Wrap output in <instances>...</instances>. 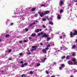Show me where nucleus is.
<instances>
[{"mask_svg": "<svg viewBox=\"0 0 77 77\" xmlns=\"http://www.w3.org/2000/svg\"><path fill=\"white\" fill-rule=\"evenodd\" d=\"M43 32H41V33H39L38 34V36H41V35H42V38H44V37H48V35L46 34L45 33H44Z\"/></svg>", "mask_w": 77, "mask_h": 77, "instance_id": "nucleus-1", "label": "nucleus"}, {"mask_svg": "<svg viewBox=\"0 0 77 77\" xmlns=\"http://www.w3.org/2000/svg\"><path fill=\"white\" fill-rule=\"evenodd\" d=\"M74 32L72 33V31L70 32V35L71 38H72L73 37V35L74 36L75 35H77V30H74Z\"/></svg>", "mask_w": 77, "mask_h": 77, "instance_id": "nucleus-2", "label": "nucleus"}, {"mask_svg": "<svg viewBox=\"0 0 77 77\" xmlns=\"http://www.w3.org/2000/svg\"><path fill=\"white\" fill-rule=\"evenodd\" d=\"M38 13L40 17H42L44 16V15H45L44 13L43 12L41 13V12L40 11H38Z\"/></svg>", "mask_w": 77, "mask_h": 77, "instance_id": "nucleus-3", "label": "nucleus"}, {"mask_svg": "<svg viewBox=\"0 0 77 77\" xmlns=\"http://www.w3.org/2000/svg\"><path fill=\"white\" fill-rule=\"evenodd\" d=\"M68 63L69 65H74V63H72L71 61L69 60L68 62Z\"/></svg>", "mask_w": 77, "mask_h": 77, "instance_id": "nucleus-4", "label": "nucleus"}, {"mask_svg": "<svg viewBox=\"0 0 77 77\" xmlns=\"http://www.w3.org/2000/svg\"><path fill=\"white\" fill-rule=\"evenodd\" d=\"M50 13V11H45L44 14L45 15H47V14H48Z\"/></svg>", "mask_w": 77, "mask_h": 77, "instance_id": "nucleus-5", "label": "nucleus"}, {"mask_svg": "<svg viewBox=\"0 0 77 77\" xmlns=\"http://www.w3.org/2000/svg\"><path fill=\"white\" fill-rule=\"evenodd\" d=\"M37 47H38V46H32V48H34L35 50H36V48H37Z\"/></svg>", "mask_w": 77, "mask_h": 77, "instance_id": "nucleus-6", "label": "nucleus"}, {"mask_svg": "<svg viewBox=\"0 0 77 77\" xmlns=\"http://www.w3.org/2000/svg\"><path fill=\"white\" fill-rule=\"evenodd\" d=\"M42 52H43V53H45V54L47 53V51L44 49L42 50Z\"/></svg>", "mask_w": 77, "mask_h": 77, "instance_id": "nucleus-7", "label": "nucleus"}, {"mask_svg": "<svg viewBox=\"0 0 77 77\" xmlns=\"http://www.w3.org/2000/svg\"><path fill=\"white\" fill-rule=\"evenodd\" d=\"M35 32L36 33H38V32H39V29H37L35 30Z\"/></svg>", "mask_w": 77, "mask_h": 77, "instance_id": "nucleus-8", "label": "nucleus"}, {"mask_svg": "<svg viewBox=\"0 0 77 77\" xmlns=\"http://www.w3.org/2000/svg\"><path fill=\"white\" fill-rule=\"evenodd\" d=\"M36 34H35V33H32L31 35V36H36Z\"/></svg>", "mask_w": 77, "mask_h": 77, "instance_id": "nucleus-9", "label": "nucleus"}, {"mask_svg": "<svg viewBox=\"0 0 77 77\" xmlns=\"http://www.w3.org/2000/svg\"><path fill=\"white\" fill-rule=\"evenodd\" d=\"M35 10H36V8H32L31 9V10L33 12V11H35Z\"/></svg>", "mask_w": 77, "mask_h": 77, "instance_id": "nucleus-10", "label": "nucleus"}, {"mask_svg": "<svg viewBox=\"0 0 77 77\" xmlns=\"http://www.w3.org/2000/svg\"><path fill=\"white\" fill-rule=\"evenodd\" d=\"M61 17H60V15H58V20H60V19H61Z\"/></svg>", "mask_w": 77, "mask_h": 77, "instance_id": "nucleus-11", "label": "nucleus"}, {"mask_svg": "<svg viewBox=\"0 0 77 77\" xmlns=\"http://www.w3.org/2000/svg\"><path fill=\"white\" fill-rule=\"evenodd\" d=\"M63 12V10L62 9H61L60 10V14H61V13H62V12Z\"/></svg>", "mask_w": 77, "mask_h": 77, "instance_id": "nucleus-12", "label": "nucleus"}, {"mask_svg": "<svg viewBox=\"0 0 77 77\" xmlns=\"http://www.w3.org/2000/svg\"><path fill=\"white\" fill-rule=\"evenodd\" d=\"M72 61L74 62H75L76 60L75 58H73L72 60Z\"/></svg>", "mask_w": 77, "mask_h": 77, "instance_id": "nucleus-13", "label": "nucleus"}, {"mask_svg": "<svg viewBox=\"0 0 77 77\" xmlns=\"http://www.w3.org/2000/svg\"><path fill=\"white\" fill-rule=\"evenodd\" d=\"M76 47V46H75V45H74L72 46V48H75Z\"/></svg>", "mask_w": 77, "mask_h": 77, "instance_id": "nucleus-14", "label": "nucleus"}, {"mask_svg": "<svg viewBox=\"0 0 77 77\" xmlns=\"http://www.w3.org/2000/svg\"><path fill=\"white\" fill-rule=\"evenodd\" d=\"M29 74H33V71H31L30 72Z\"/></svg>", "mask_w": 77, "mask_h": 77, "instance_id": "nucleus-15", "label": "nucleus"}, {"mask_svg": "<svg viewBox=\"0 0 77 77\" xmlns=\"http://www.w3.org/2000/svg\"><path fill=\"white\" fill-rule=\"evenodd\" d=\"M63 3H64L62 1H61L60 2V5H63Z\"/></svg>", "mask_w": 77, "mask_h": 77, "instance_id": "nucleus-16", "label": "nucleus"}, {"mask_svg": "<svg viewBox=\"0 0 77 77\" xmlns=\"http://www.w3.org/2000/svg\"><path fill=\"white\" fill-rule=\"evenodd\" d=\"M38 16V14H35V17H37Z\"/></svg>", "mask_w": 77, "mask_h": 77, "instance_id": "nucleus-17", "label": "nucleus"}, {"mask_svg": "<svg viewBox=\"0 0 77 77\" xmlns=\"http://www.w3.org/2000/svg\"><path fill=\"white\" fill-rule=\"evenodd\" d=\"M24 66H26L28 65V63H24Z\"/></svg>", "mask_w": 77, "mask_h": 77, "instance_id": "nucleus-18", "label": "nucleus"}, {"mask_svg": "<svg viewBox=\"0 0 77 77\" xmlns=\"http://www.w3.org/2000/svg\"><path fill=\"white\" fill-rule=\"evenodd\" d=\"M9 35L8 34H7L5 35V38H8V37H9Z\"/></svg>", "mask_w": 77, "mask_h": 77, "instance_id": "nucleus-19", "label": "nucleus"}, {"mask_svg": "<svg viewBox=\"0 0 77 77\" xmlns=\"http://www.w3.org/2000/svg\"><path fill=\"white\" fill-rule=\"evenodd\" d=\"M69 56L68 55L67 56V57H66V59H69Z\"/></svg>", "mask_w": 77, "mask_h": 77, "instance_id": "nucleus-20", "label": "nucleus"}, {"mask_svg": "<svg viewBox=\"0 0 77 77\" xmlns=\"http://www.w3.org/2000/svg\"><path fill=\"white\" fill-rule=\"evenodd\" d=\"M47 39L48 40V41L50 39V37H48L47 38Z\"/></svg>", "mask_w": 77, "mask_h": 77, "instance_id": "nucleus-21", "label": "nucleus"}, {"mask_svg": "<svg viewBox=\"0 0 77 77\" xmlns=\"http://www.w3.org/2000/svg\"><path fill=\"white\" fill-rule=\"evenodd\" d=\"M61 58L62 59H65V56H63L61 57Z\"/></svg>", "mask_w": 77, "mask_h": 77, "instance_id": "nucleus-22", "label": "nucleus"}, {"mask_svg": "<svg viewBox=\"0 0 77 77\" xmlns=\"http://www.w3.org/2000/svg\"><path fill=\"white\" fill-rule=\"evenodd\" d=\"M49 24H51V25H53V23L51 22H50L49 23Z\"/></svg>", "mask_w": 77, "mask_h": 77, "instance_id": "nucleus-23", "label": "nucleus"}, {"mask_svg": "<svg viewBox=\"0 0 77 77\" xmlns=\"http://www.w3.org/2000/svg\"><path fill=\"white\" fill-rule=\"evenodd\" d=\"M12 51V49H10V50H8V53H11Z\"/></svg>", "mask_w": 77, "mask_h": 77, "instance_id": "nucleus-24", "label": "nucleus"}, {"mask_svg": "<svg viewBox=\"0 0 77 77\" xmlns=\"http://www.w3.org/2000/svg\"><path fill=\"white\" fill-rule=\"evenodd\" d=\"M24 64H22L21 65V67L22 68H23V67H24Z\"/></svg>", "mask_w": 77, "mask_h": 77, "instance_id": "nucleus-25", "label": "nucleus"}, {"mask_svg": "<svg viewBox=\"0 0 77 77\" xmlns=\"http://www.w3.org/2000/svg\"><path fill=\"white\" fill-rule=\"evenodd\" d=\"M45 62V60H42V61H41V62H42L43 63H44V62Z\"/></svg>", "mask_w": 77, "mask_h": 77, "instance_id": "nucleus-26", "label": "nucleus"}, {"mask_svg": "<svg viewBox=\"0 0 77 77\" xmlns=\"http://www.w3.org/2000/svg\"><path fill=\"white\" fill-rule=\"evenodd\" d=\"M77 61H76V62L75 61V62H74V65H77Z\"/></svg>", "mask_w": 77, "mask_h": 77, "instance_id": "nucleus-27", "label": "nucleus"}, {"mask_svg": "<svg viewBox=\"0 0 77 77\" xmlns=\"http://www.w3.org/2000/svg\"><path fill=\"white\" fill-rule=\"evenodd\" d=\"M45 18L46 19H47L48 20H50V18H48V17H45Z\"/></svg>", "mask_w": 77, "mask_h": 77, "instance_id": "nucleus-28", "label": "nucleus"}, {"mask_svg": "<svg viewBox=\"0 0 77 77\" xmlns=\"http://www.w3.org/2000/svg\"><path fill=\"white\" fill-rule=\"evenodd\" d=\"M46 20V19H45V18H44L42 19V21H45Z\"/></svg>", "mask_w": 77, "mask_h": 77, "instance_id": "nucleus-29", "label": "nucleus"}, {"mask_svg": "<svg viewBox=\"0 0 77 77\" xmlns=\"http://www.w3.org/2000/svg\"><path fill=\"white\" fill-rule=\"evenodd\" d=\"M40 65H41V64L40 63H38L37 65V66H40Z\"/></svg>", "mask_w": 77, "mask_h": 77, "instance_id": "nucleus-30", "label": "nucleus"}, {"mask_svg": "<svg viewBox=\"0 0 77 77\" xmlns=\"http://www.w3.org/2000/svg\"><path fill=\"white\" fill-rule=\"evenodd\" d=\"M49 49V48H48V47H47V48H45V50L46 51V50H48Z\"/></svg>", "mask_w": 77, "mask_h": 77, "instance_id": "nucleus-31", "label": "nucleus"}, {"mask_svg": "<svg viewBox=\"0 0 77 77\" xmlns=\"http://www.w3.org/2000/svg\"><path fill=\"white\" fill-rule=\"evenodd\" d=\"M45 6V5L44 4H42L41 5V7H42L43 6Z\"/></svg>", "mask_w": 77, "mask_h": 77, "instance_id": "nucleus-32", "label": "nucleus"}, {"mask_svg": "<svg viewBox=\"0 0 77 77\" xmlns=\"http://www.w3.org/2000/svg\"><path fill=\"white\" fill-rule=\"evenodd\" d=\"M23 42H27V41L26 40H24L23 41Z\"/></svg>", "mask_w": 77, "mask_h": 77, "instance_id": "nucleus-33", "label": "nucleus"}, {"mask_svg": "<svg viewBox=\"0 0 77 77\" xmlns=\"http://www.w3.org/2000/svg\"><path fill=\"white\" fill-rule=\"evenodd\" d=\"M21 76L22 77H25V76H26V75H25V74H23Z\"/></svg>", "mask_w": 77, "mask_h": 77, "instance_id": "nucleus-34", "label": "nucleus"}, {"mask_svg": "<svg viewBox=\"0 0 77 77\" xmlns=\"http://www.w3.org/2000/svg\"><path fill=\"white\" fill-rule=\"evenodd\" d=\"M61 66L63 67H64V66H65V65L64 64H61Z\"/></svg>", "mask_w": 77, "mask_h": 77, "instance_id": "nucleus-35", "label": "nucleus"}, {"mask_svg": "<svg viewBox=\"0 0 77 77\" xmlns=\"http://www.w3.org/2000/svg\"><path fill=\"white\" fill-rule=\"evenodd\" d=\"M33 25V24L32 23H30L29 25V27H32Z\"/></svg>", "mask_w": 77, "mask_h": 77, "instance_id": "nucleus-36", "label": "nucleus"}, {"mask_svg": "<svg viewBox=\"0 0 77 77\" xmlns=\"http://www.w3.org/2000/svg\"><path fill=\"white\" fill-rule=\"evenodd\" d=\"M25 30L26 31V32H27L29 30V29L27 28H26L25 29Z\"/></svg>", "mask_w": 77, "mask_h": 77, "instance_id": "nucleus-37", "label": "nucleus"}, {"mask_svg": "<svg viewBox=\"0 0 77 77\" xmlns=\"http://www.w3.org/2000/svg\"><path fill=\"white\" fill-rule=\"evenodd\" d=\"M42 27H44V28H46V26L45 25H43Z\"/></svg>", "mask_w": 77, "mask_h": 77, "instance_id": "nucleus-38", "label": "nucleus"}, {"mask_svg": "<svg viewBox=\"0 0 77 77\" xmlns=\"http://www.w3.org/2000/svg\"><path fill=\"white\" fill-rule=\"evenodd\" d=\"M23 53H20L19 54V55L20 56H22V55H23Z\"/></svg>", "mask_w": 77, "mask_h": 77, "instance_id": "nucleus-39", "label": "nucleus"}, {"mask_svg": "<svg viewBox=\"0 0 77 77\" xmlns=\"http://www.w3.org/2000/svg\"><path fill=\"white\" fill-rule=\"evenodd\" d=\"M72 56H75V54H74V53H72Z\"/></svg>", "mask_w": 77, "mask_h": 77, "instance_id": "nucleus-40", "label": "nucleus"}, {"mask_svg": "<svg viewBox=\"0 0 77 77\" xmlns=\"http://www.w3.org/2000/svg\"><path fill=\"white\" fill-rule=\"evenodd\" d=\"M19 42H20V44H21L22 43V42H23V41H19Z\"/></svg>", "mask_w": 77, "mask_h": 77, "instance_id": "nucleus-41", "label": "nucleus"}, {"mask_svg": "<svg viewBox=\"0 0 77 77\" xmlns=\"http://www.w3.org/2000/svg\"><path fill=\"white\" fill-rule=\"evenodd\" d=\"M46 74H48V73H49V72H48V71H47V70L46 71Z\"/></svg>", "mask_w": 77, "mask_h": 77, "instance_id": "nucleus-42", "label": "nucleus"}, {"mask_svg": "<svg viewBox=\"0 0 77 77\" xmlns=\"http://www.w3.org/2000/svg\"><path fill=\"white\" fill-rule=\"evenodd\" d=\"M32 24V25H33L34 24V25H35V24H36V23H35V22H34Z\"/></svg>", "mask_w": 77, "mask_h": 77, "instance_id": "nucleus-43", "label": "nucleus"}, {"mask_svg": "<svg viewBox=\"0 0 77 77\" xmlns=\"http://www.w3.org/2000/svg\"><path fill=\"white\" fill-rule=\"evenodd\" d=\"M20 63H23V61H21L20 62Z\"/></svg>", "mask_w": 77, "mask_h": 77, "instance_id": "nucleus-44", "label": "nucleus"}, {"mask_svg": "<svg viewBox=\"0 0 77 77\" xmlns=\"http://www.w3.org/2000/svg\"><path fill=\"white\" fill-rule=\"evenodd\" d=\"M62 66H60L59 67V69L60 70L62 69Z\"/></svg>", "mask_w": 77, "mask_h": 77, "instance_id": "nucleus-45", "label": "nucleus"}, {"mask_svg": "<svg viewBox=\"0 0 77 77\" xmlns=\"http://www.w3.org/2000/svg\"><path fill=\"white\" fill-rule=\"evenodd\" d=\"M27 54H31V53L30 52H28L27 53Z\"/></svg>", "mask_w": 77, "mask_h": 77, "instance_id": "nucleus-46", "label": "nucleus"}, {"mask_svg": "<svg viewBox=\"0 0 77 77\" xmlns=\"http://www.w3.org/2000/svg\"><path fill=\"white\" fill-rule=\"evenodd\" d=\"M9 60H12V58H8Z\"/></svg>", "mask_w": 77, "mask_h": 77, "instance_id": "nucleus-47", "label": "nucleus"}, {"mask_svg": "<svg viewBox=\"0 0 77 77\" xmlns=\"http://www.w3.org/2000/svg\"><path fill=\"white\" fill-rule=\"evenodd\" d=\"M59 38H60V39H62V36H60Z\"/></svg>", "mask_w": 77, "mask_h": 77, "instance_id": "nucleus-48", "label": "nucleus"}, {"mask_svg": "<svg viewBox=\"0 0 77 77\" xmlns=\"http://www.w3.org/2000/svg\"><path fill=\"white\" fill-rule=\"evenodd\" d=\"M31 37H28V38L29 39H31Z\"/></svg>", "mask_w": 77, "mask_h": 77, "instance_id": "nucleus-49", "label": "nucleus"}, {"mask_svg": "<svg viewBox=\"0 0 77 77\" xmlns=\"http://www.w3.org/2000/svg\"><path fill=\"white\" fill-rule=\"evenodd\" d=\"M13 24H14V23H11L10 25L11 26H12V25H13Z\"/></svg>", "mask_w": 77, "mask_h": 77, "instance_id": "nucleus-50", "label": "nucleus"}, {"mask_svg": "<svg viewBox=\"0 0 77 77\" xmlns=\"http://www.w3.org/2000/svg\"><path fill=\"white\" fill-rule=\"evenodd\" d=\"M47 47H50V45H48V46H47Z\"/></svg>", "mask_w": 77, "mask_h": 77, "instance_id": "nucleus-51", "label": "nucleus"}, {"mask_svg": "<svg viewBox=\"0 0 77 77\" xmlns=\"http://www.w3.org/2000/svg\"><path fill=\"white\" fill-rule=\"evenodd\" d=\"M46 59H47V58H44L43 60H46Z\"/></svg>", "mask_w": 77, "mask_h": 77, "instance_id": "nucleus-52", "label": "nucleus"}, {"mask_svg": "<svg viewBox=\"0 0 77 77\" xmlns=\"http://www.w3.org/2000/svg\"><path fill=\"white\" fill-rule=\"evenodd\" d=\"M25 20V18L24 17H23L22 18V20Z\"/></svg>", "mask_w": 77, "mask_h": 77, "instance_id": "nucleus-53", "label": "nucleus"}, {"mask_svg": "<svg viewBox=\"0 0 77 77\" xmlns=\"http://www.w3.org/2000/svg\"><path fill=\"white\" fill-rule=\"evenodd\" d=\"M40 45H43V44H42V43H40Z\"/></svg>", "mask_w": 77, "mask_h": 77, "instance_id": "nucleus-54", "label": "nucleus"}, {"mask_svg": "<svg viewBox=\"0 0 77 77\" xmlns=\"http://www.w3.org/2000/svg\"><path fill=\"white\" fill-rule=\"evenodd\" d=\"M63 36L65 37L66 36V35H65V34H64V35H63Z\"/></svg>", "mask_w": 77, "mask_h": 77, "instance_id": "nucleus-55", "label": "nucleus"}, {"mask_svg": "<svg viewBox=\"0 0 77 77\" xmlns=\"http://www.w3.org/2000/svg\"><path fill=\"white\" fill-rule=\"evenodd\" d=\"M33 50H34V49L33 48L32 49L31 51H33Z\"/></svg>", "mask_w": 77, "mask_h": 77, "instance_id": "nucleus-56", "label": "nucleus"}, {"mask_svg": "<svg viewBox=\"0 0 77 77\" xmlns=\"http://www.w3.org/2000/svg\"><path fill=\"white\" fill-rule=\"evenodd\" d=\"M75 72H77V70L76 69H75L74 71Z\"/></svg>", "mask_w": 77, "mask_h": 77, "instance_id": "nucleus-57", "label": "nucleus"}, {"mask_svg": "<svg viewBox=\"0 0 77 77\" xmlns=\"http://www.w3.org/2000/svg\"><path fill=\"white\" fill-rule=\"evenodd\" d=\"M54 65H56V63L55 62H54Z\"/></svg>", "mask_w": 77, "mask_h": 77, "instance_id": "nucleus-58", "label": "nucleus"}, {"mask_svg": "<svg viewBox=\"0 0 77 77\" xmlns=\"http://www.w3.org/2000/svg\"><path fill=\"white\" fill-rule=\"evenodd\" d=\"M50 20H52V18H51V17H50Z\"/></svg>", "mask_w": 77, "mask_h": 77, "instance_id": "nucleus-59", "label": "nucleus"}, {"mask_svg": "<svg viewBox=\"0 0 77 77\" xmlns=\"http://www.w3.org/2000/svg\"><path fill=\"white\" fill-rule=\"evenodd\" d=\"M60 50H62V47H60Z\"/></svg>", "mask_w": 77, "mask_h": 77, "instance_id": "nucleus-60", "label": "nucleus"}, {"mask_svg": "<svg viewBox=\"0 0 77 77\" xmlns=\"http://www.w3.org/2000/svg\"><path fill=\"white\" fill-rule=\"evenodd\" d=\"M41 31H42V29H40V32H41Z\"/></svg>", "mask_w": 77, "mask_h": 77, "instance_id": "nucleus-61", "label": "nucleus"}, {"mask_svg": "<svg viewBox=\"0 0 77 77\" xmlns=\"http://www.w3.org/2000/svg\"><path fill=\"white\" fill-rule=\"evenodd\" d=\"M39 22H38V21L37 20H36V23H38Z\"/></svg>", "mask_w": 77, "mask_h": 77, "instance_id": "nucleus-62", "label": "nucleus"}, {"mask_svg": "<svg viewBox=\"0 0 77 77\" xmlns=\"http://www.w3.org/2000/svg\"><path fill=\"white\" fill-rule=\"evenodd\" d=\"M75 42L77 43V39L75 40Z\"/></svg>", "mask_w": 77, "mask_h": 77, "instance_id": "nucleus-63", "label": "nucleus"}, {"mask_svg": "<svg viewBox=\"0 0 77 77\" xmlns=\"http://www.w3.org/2000/svg\"><path fill=\"white\" fill-rule=\"evenodd\" d=\"M51 77H54V76L52 75L51 76Z\"/></svg>", "mask_w": 77, "mask_h": 77, "instance_id": "nucleus-64", "label": "nucleus"}]
</instances>
